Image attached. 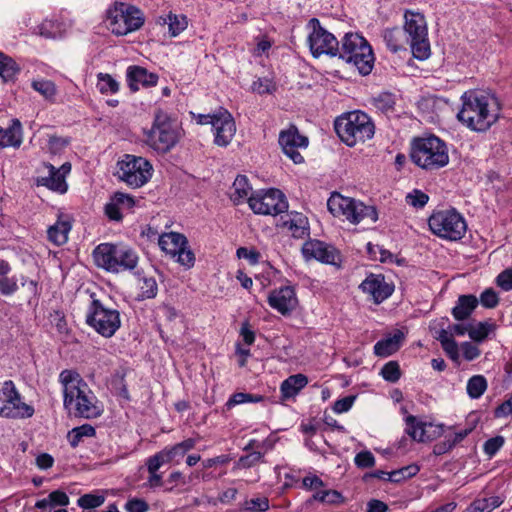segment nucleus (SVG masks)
<instances>
[{"label": "nucleus", "instance_id": "1", "mask_svg": "<svg viewBox=\"0 0 512 512\" xmlns=\"http://www.w3.org/2000/svg\"><path fill=\"white\" fill-rule=\"evenodd\" d=\"M63 387L64 408L69 414L80 418H96L101 410L96 405V397L79 373L73 370H63L59 375Z\"/></svg>", "mask_w": 512, "mask_h": 512}, {"label": "nucleus", "instance_id": "2", "mask_svg": "<svg viewBox=\"0 0 512 512\" xmlns=\"http://www.w3.org/2000/svg\"><path fill=\"white\" fill-rule=\"evenodd\" d=\"M462 108L458 120L469 129L477 132L488 130L498 119L497 99L483 91H468L462 97Z\"/></svg>", "mask_w": 512, "mask_h": 512}, {"label": "nucleus", "instance_id": "3", "mask_svg": "<svg viewBox=\"0 0 512 512\" xmlns=\"http://www.w3.org/2000/svg\"><path fill=\"white\" fill-rule=\"evenodd\" d=\"M182 134L183 131L177 119L157 109L151 128L144 132L145 143L157 153L166 154L177 145Z\"/></svg>", "mask_w": 512, "mask_h": 512}, {"label": "nucleus", "instance_id": "4", "mask_svg": "<svg viewBox=\"0 0 512 512\" xmlns=\"http://www.w3.org/2000/svg\"><path fill=\"white\" fill-rule=\"evenodd\" d=\"M95 264L110 273L135 269L139 262L137 252L123 243H101L93 251Z\"/></svg>", "mask_w": 512, "mask_h": 512}, {"label": "nucleus", "instance_id": "5", "mask_svg": "<svg viewBox=\"0 0 512 512\" xmlns=\"http://www.w3.org/2000/svg\"><path fill=\"white\" fill-rule=\"evenodd\" d=\"M410 157L418 167L427 171L438 170L449 163L446 143L434 135L415 139Z\"/></svg>", "mask_w": 512, "mask_h": 512}, {"label": "nucleus", "instance_id": "6", "mask_svg": "<svg viewBox=\"0 0 512 512\" xmlns=\"http://www.w3.org/2000/svg\"><path fill=\"white\" fill-rule=\"evenodd\" d=\"M334 128L341 141L349 147L364 143L375 133L374 123L362 111H352L337 117Z\"/></svg>", "mask_w": 512, "mask_h": 512}, {"label": "nucleus", "instance_id": "7", "mask_svg": "<svg viewBox=\"0 0 512 512\" xmlns=\"http://www.w3.org/2000/svg\"><path fill=\"white\" fill-rule=\"evenodd\" d=\"M339 58L353 64L362 75L371 73L374 54L368 41L358 33H346L339 46Z\"/></svg>", "mask_w": 512, "mask_h": 512}, {"label": "nucleus", "instance_id": "8", "mask_svg": "<svg viewBox=\"0 0 512 512\" xmlns=\"http://www.w3.org/2000/svg\"><path fill=\"white\" fill-rule=\"evenodd\" d=\"M328 210L334 216H343L353 224H357L364 219L376 222L378 214L373 206H367L364 203L350 197H344L339 193H332L327 201Z\"/></svg>", "mask_w": 512, "mask_h": 512}, {"label": "nucleus", "instance_id": "9", "mask_svg": "<svg viewBox=\"0 0 512 512\" xmlns=\"http://www.w3.org/2000/svg\"><path fill=\"white\" fill-rule=\"evenodd\" d=\"M428 225L433 234L450 241L462 239L467 230L465 219L455 209L434 212Z\"/></svg>", "mask_w": 512, "mask_h": 512}, {"label": "nucleus", "instance_id": "10", "mask_svg": "<svg viewBox=\"0 0 512 512\" xmlns=\"http://www.w3.org/2000/svg\"><path fill=\"white\" fill-rule=\"evenodd\" d=\"M107 21L112 33L122 36L140 29L144 24V15L135 6L116 2L108 10Z\"/></svg>", "mask_w": 512, "mask_h": 512}, {"label": "nucleus", "instance_id": "11", "mask_svg": "<svg viewBox=\"0 0 512 512\" xmlns=\"http://www.w3.org/2000/svg\"><path fill=\"white\" fill-rule=\"evenodd\" d=\"M404 18V33L407 35L406 41L410 45L413 56L419 60L427 59L430 55V44L424 16L407 11Z\"/></svg>", "mask_w": 512, "mask_h": 512}, {"label": "nucleus", "instance_id": "12", "mask_svg": "<svg viewBox=\"0 0 512 512\" xmlns=\"http://www.w3.org/2000/svg\"><path fill=\"white\" fill-rule=\"evenodd\" d=\"M86 323L105 338L112 337L120 328L119 311L104 306L100 300L93 299L87 315Z\"/></svg>", "mask_w": 512, "mask_h": 512}, {"label": "nucleus", "instance_id": "13", "mask_svg": "<svg viewBox=\"0 0 512 512\" xmlns=\"http://www.w3.org/2000/svg\"><path fill=\"white\" fill-rule=\"evenodd\" d=\"M0 417L24 419L33 416L35 410L31 405L21 401V395L11 380H6L0 388Z\"/></svg>", "mask_w": 512, "mask_h": 512}, {"label": "nucleus", "instance_id": "14", "mask_svg": "<svg viewBox=\"0 0 512 512\" xmlns=\"http://www.w3.org/2000/svg\"><path fill=\"white\" fill-rule=\"evenodd\" d=\"M152 165L143 157L125 155L118 162V176L129 186L138 188L143 186L152 176Z\"/></svg>", "mask_w": 512, "mask_h": 512}, {"label": "nucleus", "instance_id": "15", "mask_svg": "<svg viewBox=\"0 0 512 512\" xmlns=\"http://www.w3.org/2000/svg\"><path fill=\"white\" fill-rule=\"evenodd\" d=\"M249 207L256 214L278 215L287 211L288 202L279 189H268L252 194L248 199Z\"/></svg>", "mask_w": 512, "mask_h": 512}, {"label": "nucleus", "instance_id": "16", "mask_svg": "<svg viewBox=\"0 0 512 512\" xmlns=\"http://www.w3.org/2000/svg\"><path fill=\"white\" fill-rule=\"evenodd\" d=\"M309 26L312 28V31L308 36V44L312 55L314 57H319L321 54L337 56L339 53V41L336 37L325 30L316 18H312L309 21Z\"/></svg>", "mask_w": 512, "mask_h": 512}, {"label": "nucleus", "instance_id": "17", "mask_svg": "<svg viewBox=\"0 0 512 512\" xmlns=\"http://www.w3.org/2000/svg\"><path fill=\"white\" fill-rule=\"evenodd\" d=\"M70 171L69 162H65L59 168L50 163H43L42 168L38 170L40 174L35 178V183L37 186H44L51 191L64 194L68 189L65 178Z\"/></svg>", "mask_w": 512, "mask_h": 512}, {"label": "nucleus", "instance_id": "18", "mask_svg": "<svg viewBox=\"0 0 512 512\" xmlns=\"http://www.w3.org/2000/svg\"><path fill=\"white\" fill-rule=\"evenodd\" d=\"M279 145L281 146L285 155H287L295 164H300L304 161L303 156L298 152V149L306 148L308 146V138L299 133L295 125H290L287 129L279 133Z\"/></svg>", "mask_w": 512, "mask_h": 512}, {"label": "nucleus", "instance_id": "19", "mask_svg": "<svg viewBox=\"0 0 512 512\" xmlns=\"http://www.w3.org/2000/svg\"><path fill=\"white\" fill-rule=\"evenodd\" d=\"M302 254L306 260L315 259L325 264L338 265L340 253L331 245L319 240H309L302 246Z\"/></svg>", "mask_w": 512, "mask_h": 512}, {"label": "nucleus", "instance_id": "20", "mask_svg": "<svg viewBox=\"0 0 512 512\" xmlns=\"http://www.w3.org/2000/svg\"><path fill=\"white\" fill-rule=\"evenodd\" d=\"M360 289L369 295L374 303L380 304L394 291L393 285L387 283L383 275L370 274L361 284Z\"/></svg>", "mask_w": 512, "mask_h": 512}, {"label": "nucleus", "instance_id": "21", "mask_svg": "<svg viewBox=\"0 0 512 512\" xmlns=\"http://www.w3.org/2000/svg\"><path fill=\"white\" fill-rule=\"evenodd\" d=\"M212 128L215 136L214 143L221 147H226L236 133L235 121L225 109L218 112V117L214 120Z\"/></svg>", "mask_w": 512, "mask_h": 512}, {"label": "nucleus", "instance_id": "22", "mask_svg": "<svg viewBox=\"0 0 512 512\" xmlns=\"http://www.w3.org/2000/svg\"><path fill=\"white\" fill-rule=\"evenodd\" d=\"M405 432L418 442L433 440L441 434V426H434L432 423L423 422L413 415L405 418Z\"/></svg>", "mask_w": 512, "mask_h": 512}, {"label": "nucleus", "instance_id": "23", "mask_svg": "<svg viewBox=\"0 0 512 512\" xmlns=\"http://www.w3.org/2000/svg\"><path fill=\"white\" fill-rule=\"evenodd\" d=\"M268 303L273 309L286 315L296 308L298 300L294 288L284 286L270 292Z\"/></svg>", "mask_w": 512, "mask_h": 512}, {"label": "nucleus", "instance_id": "24", "mask_svg": "<svg viewBox=\"0 0 512 512\" xmlns=\"http://www.w3.org/2000/svg\"><path fill=\"white\" fill-rule=\"evenodd\" d=\"M282 228L287 229L296 239H304L310 234L309 222L306 216L299 212H290L282 217Z\"/></svg>", "mask_w": 512, "mask_h": 512}, {"label": "nucleus", "instance_id": "25", "mask_svg": "<svg viewBox=\"0 0 512 512\" xmlns=\"http://www.w3.org/2000/svg\"><path fill=\"white\" fill-rule=\"evenodd\" d=\"M127 82L130 89L134 92L139 90V85L143 87H153L158 82V76L149 73L140 66H129L127 69Z\"/></svg>", "mask_w": 512, "mask_h": 512}, {"label": "nucleus", "instance_id": "26", "mask_svg": "<svg viewBox=\"0 0 512 512\" xmlns=\"http://www.w3.org/2000/svg\"><path fill=\"white\" fill-rule=\"evenodd\" d=\"M72 224L68 216H60L58 220L48 228L47 236L50 242L56 246L64 245L68 241Z\"/></svg>", "mask_w": 512, "mask_h": 512}, {"label": "nucleus", "instance_id": "27", "mask_svg": "<svg viewBox=\"0 0 512 512\" xmlns=\"http://www.w3.org/2000/svg\"><path fill=\"white\" fill-rule=\"evenodd\" d=\"M21 143L22 129L18 119H12L7 128L0 127V148L19 147Z\"/></svg>", "mask_w": 512, "mask_h": 512}, {"label": "nucleus", "instance_id": "28", "mask_svg": "<svg viewBox=\"0 0 512 512\" xmlns=\"http://www.w3.org/2000/svg\"><path fill=\"white\" fill-rule=\"evenodd\" d=\"M433 331V337L440 342L447 356L455 362L458 361L459 346L454 338H452L449 328L441 326L439 329L433 328Z\"/></svg>", "mask_w": 512, "mask_h": 512}, {"label": "nucleus", "instance_id": "29", "mask_svg": "<svg viewBox=\"0 0 512 512\" xmlns=\"http://www.w3.org/2000/svg\"><path fill=\"white\" fill-rule=\"evenodd\" d=\"M197 444V440L194 438H187L180 443H177L170 447H165L162 452L165 456V460L168 463H180L185 454L192 450Z\"/></svg>", "mask_w": 512, "mask_h": 512}, {"label": "nucleus", "instance_id": "30", "mask_svg": "<svg viewBox=\"0 0 512 512\" xmlns=\"http://www.w3.org/2000/svg\"><path fill=\"white\" fill-rule=\"evenodd\" d=\"M404 339V333L397 330L392 336L379 340L374 345V353L380 357H388L395 353Z\"/></svg>", "mask_w": 512, "mask_h": 512}, {"label": "nucleus", "instance_id": "31", "mask_svg": "<svg viewBox=\"0 0 512 512\" xmlns=\"http://www.w3.org/2000/svg\"><path fill=\"white\" fill-rule=\"evenodd\" d=\"M11 266L8 261L0 259V293L3 296H11L18 289V280L15 276H9Z\"/></svg>", "mask_w": 512, "mask_h": 512}, {"label": "nucleus", "instance_id": "32", "mask_svg": "<svg viewBox=\"0 0 512 512\" xmlns=\"http://www.w3.org/2000/svg\"><path fill=\"white\" fill-rule=\"evenodd\" d=\"M308 378L303 374H295L285 379L280 386V391L284 399L296 396L306 385Z\"/></svg>", "mask_w": 512, "mask_h": 512}, {"label": "nucleus", "instance_id": "33", "mask_svg": "<svg viewBox=\"0 0 512 512\" xmlns=\"http://www.w3.org/2000/svg\"><path fill=\"white\" fill-rule=\"evenodd\" d=\"M187 244L186 237L176 232L164 233L159 238V246L161 249L171 255H175V252L179 251L181 248H185Z\"/></svg>", "mask_w": 512, "mask_h": 512}, {"label": "nucleus", "instance_id": "34", "mask_svg": "<svg viewBox=\"0 0 512 512\" xmlns=\"http://www.w3.org/2000/svg\"><path fill=\"white\" fill-rule=\"evenodd\" d=\"M478 305V299L473 295H462L458 298L455 307L452 309L453 317L462 321L467 319Z\"/></svg>", "mask_w": 512, "mask_h": 512}, {"label": "nucleus", "instance_id": "35", "mask_svg": "<svg viewBox=\"0 0 512 512\" xmlns=\"http://www.w3.org/2000/svg\"><path fill=\"white\" fill-rule=\"evenodd\" d=\"M251 190L252 188L249 184L248 178L244 175H238L231 187L230 199L236 205L244 202L245 200L248 201Z\"/></svg>", "mask_w": 512, "mask_h": 512}, {"label": "nucleus", "instance_id": "36", "mask_svg": "<svg viewBox=\"0 0 512 512\" xmlns=\"http://www.w3.org/2000/svg\"><path fill=\"white\" fill-rule=\"evenodd\" d=\"M20 72V67L10 56L0 52V77L5 81L13 80Z\"/></svg>", "mask_w": 512, "mask_h": 512}, {"label": "nucleus", "instance_id": "37", "mask_svg": "<svg viewBox=\"0 0 512 512\" xmlns=\"http://www.w3.org/2000/svg\"><path fill=\"white\" fill-rule=\"evenodd\" d=\"M501 504L502 500L498 496L476 499L468 506L466 512H492Z\"/></svg>", "mask_w": 512, "mask_h": 512}, {"label": "nucleus", "instance_id": "38", "mask_svg": "<svg viewBox=\"0 0 512 512\" xmlns=\"http://www.w3.org/2000/svg\"><path fill=\"white\" fill-rule=\"evenodd\" d=\"M95 433L96 430L92 425L84 424L69 431L67 438L71 447L75 448L82 442L84 437H93Z\"/></svg>", "mask_w": 512, "mask_h": 512}, {"label": "nucleus", "instance_id": "39", "mask_svg": "<svg viewBox=\"0 0 512 512\" xmlns=\"http://www.w3.org/2000/svg\"><path fill=\"white\" fill-rule=\"evenodd\" d=\"M96 87L102 94H115L119 91V83L107 73L97 74Z\"/></svg>", "mask_w": 512, "mask_h": 512}, {"label": "nucleus", "instance_id": "40", "mask_svg": "<svg viewBox=\"0 0 512 512\" xmlns=\"http://www.w3.org/2000/svg\"><path fill=\"white\" fill-rule=\"evenodd\" d=\"M487 389V381L482 375L472 376L467 383V393L473 399L481 397Z\"/></svg>", "mask_w": 512, "mask_h": 512}, {"label": "nucleus", "instance_id": "41", "mask_svg": "<svg viewBox=\"0 0 512 512\" xmlns=\"http://www.w3.org/2000/svg\"><path fill=\"white\" fill-rule=\"evenodd\" d=\"M402 36L403 32L399 28L386 29L383 33L384 41L392 52L403 48Z\"/></svg>", "mask_w": 512, "mask_h": 512}, {"label": "nucleus", "instance_id": "42", "mask_svg": "<svg viewBox=\"0 0 512 512\" xmlns=\"http://www.w3.org/2000/svg\"><path fill=\"white\" fill-rule=\"evenodd\" d=\"M494 328L493 324L488 322H478L476 324H469V337L475 342H482L485 340L489 333Z\"/></svg>", "mask_w": 512, "mask_h": 512}, {"label": "nucleus", "instance_id": "43", "mask_svg": "<svg viewBox=\"0 0 512 512\" xmlns=\"http://www.w3.org/2000/svg\"><path fill=\"white\" fill-rule=\"evenodd\" d=\"M375 108L382 113L388 114L394 111L396 104L395 96L391 93H381L373 99Z\"/></svg>", "mask_w": 512, "mask_h": 512}, {"label": "nucleus", "instance_id": "44", "mask_svg": "<svg viewBox=\"0 0 512 512\" xmlns=\"http://www.w3.org/2000/svg\"><path fill=\"white\" fill-rule=\"evenodd\" d=\"M164 23L168 24L169 32L171 36L176 37L187 27V21L185 16L178 17L175 14L170 13L167 19H163Z\"/></svg>", "mask_w": 512, "mask_h": 512}, {"label": "nucleus", "instance_id": "45", "mask_svg": "<svg viewBox=\"0 0 512 512\" xmlns=\"http://www.w3.org/2000/svg\"><path fill=\"white\" fill-rule=\"evenodd\" d=\"M32 87L47 100H52L57 91L55 84L50 80H35L32 82Z\"/></svg>", "mask_w": 512, "mask_h": 512}, {"label": "nucleus", "instance_id": "46", "mask_svg": "<svg viewBox=\"0 0 512 512\" xmlns=\"http://www.w3.org/2000/svg\"><path fill=\"white\" fill-rule=\"evenodd\" d=\"M105 502L102 494L88 493L78 498L77 504L82 509H94L101 506Z\"/></svg>", "mask_w": 512, "mask_h": 512}, {"label": "nucleus", "instance_id": "47", "mask_svg": "<svg viewBox=\"0 0 512 512\" xmlns=\"http://www.w3.org/2000/svg\"><path fill=\"white\" fill-rule=\"evenodd\" d=\"M419 472V467L415 464L402 467L401 469L389 473L388 481L398 483L407 478L415 476Z\"/></svg>", "mask_w": 512, "mask_h": 512}, {"label": "nucleus", "instance_id": "48", "mask_svg": "<svg viewBox=\"0 0 512 512\" xmlns=\"http://www.w3.org/2000/svg\"><path fill=\"white\" fill-rule=\"evenodd\" d=\"M158 286L153 277H143L140 280V294L141 299H151L157 295Z\"/></svg>", "mask_w": 512, "mask_h": 512}, {"label": "nucleus", "instance_id": "49", "mask_svg": "<svg viewBox=\"0 0 512 512\" xmlns=\"http://www.w3.org/2000/svg\"><path fill=\"white\" fill-rule=\"evenodd\" d=\"M242 508L244 511L265 512L269 510L270 504L267 497H257L252 499H246L243 502Z\"/></svg>", "mask_w": 512, "mask_h": 512}, {"label": "nucleus", "instance_id": "50", "mask_svg": "<svg viewBox=\"0 0 512 512\" xmlns=\"http://www.w3.org/2000/svg\"><path fill=\"white\" fill-rule=\"evenodd\" d=\"M263 400L261 395H254L250 393L238 392L233 394L227 401V407H233L235 405L243 403H257Z\"/></svg>", "mask_w": 512, "mask_h": 512}, {"label": "nucleus", "instance_id": "51", "mask_svg": "<svg viewBox=\"0 0 512 512\" xmlns=\"http://www.w3.org/2000/svg\"><path fill=\"white\" fill-rule=\"evenodd\" d=\"M382 377L391 383H396L401 377L400 366L396 361H389L381 369Z\"/></svg>", "mask_w": 512, "mask_h": 512}, {"label": "nucleus", "instance_id": "52", "mask_svg": "<svg viewBox=\"0 0 512 512\" xmlns=\"http://www.w3.org/2000/svg\"><path fill=\"white\" fill-rule=\"evenodd\" d=\"M263 458V454L258 451L251 452L247 455L241 456L238 461L235 463V469H247L255 466L257 463L261 462Z\"/></svg>", "mask_w": 512, "mask_h": 512}, {"label": "nucleus", "instance_id": "53", "mask_svg": "<svg viewBox=\"0 0 512 512\" xmlns=\"http://www.w3.org/2000/svg\"><path fill=\"white\" fill-rule=\"evenodd\" d=\"M313 499L322 503L337 504L342 502V495L336 490L317 491Z\"/></svg>", "mask_w": 512, "mask_h": 512}, {"label": "nucleus", "instance_id": "54", "mask_svg": "<svg viewBox=\"0 0 512 512\" xmlns=\"http://www.w3.org/2000/svg\"><path fill=\"white\" fill-rule=\"evenodd\" d=\"M429 200V196L422 192L421 190H413L411 193H408L406 196V202L410 206H413L415 208H422L424 207Z\"/></svg>", "mask_w": 512, "mask_h": 512}, {"label": "nucleus", "instance_id": "55", "mask_svg": "<svg viewBox=\"0 0 512 512\" xmlns=\"http://www.w3.org/2000/svg\"><path fill=\"white\" fill-rule=\"evenodd\" d=\"M275 89V83L269 78H258L252 84V90L258 94H271Z\"/></svg>", "mask_w": 512, "mask_h": 512}, {"label": "nucleus", "instance_id": "56", "mask_svg": "<svg viewBox=\"0 0 512 512\" xmlns=\"http://www.w3.org/2000/svg\"><path fill=\"white\" fill-rule=\"evenodd\" d=\"M354 462L358 468H370L375 465V457L370 451L364 450L356 454Z\"/></svg>", "mask_w": 512, "mask_h": 512}, {"label": "nucleus", "instance_id": "57", "mask_svg": "<svg viewBox=\"0 0 512 512\" xmlns=\"http://www.w3.org/2000/svg\"><path fill=\"white\" fill-rule=\"evenodd\" d=\"M498 302V294L492 288L485 289L480 295V303L486 308H494Z\"/></svg>", "mask_w": 512, "mask_h": 512}, {"label": "nucleus", "instance_id": "58", "mask_svg": "<svg viewBox=\"0 0 512 512\" xmlns=\"http://www.w3.org/2000/svg\"><path fill=\"white\" fill-rule=\"evenodd\" d=\"M174 256H177V262L186 268H190L194 265V253L187 247V245L185 248H181L179 251L175 252Z\"/></svg>", "mask_w": 512, "mask_h": 512}, {"label": "nucleus", "instance_id": "59", "mask_svg": "<svg viewBox=\"0 0 512 512\" xmlns=\"http://www.w3.org/2000/svg\"><path fill=\"white\" fill-rule=\"evenodd\" d=\"M165 456L161 451L156 453L155 455L149 457L146 461L147 470L149 473H156L160 467L168 462L165 460Z\"/></svg>", "mask_w": 512, "mask_h": 512}, {"label": "nucleus", "instance_id": "60", "mask_svg": "<svg viewBox=\"0 0 512 512\" xmlns=\"http://www.w3.org/2000/svg\"><path fill=\"white\" fill-rule=\"evenodd\" d=\"M503 445L504 438L502 436L490 438L484 443V452L488 456L492 457L501 449Z\"/></svg>", "mask_w": 512, "mask_h": 512}, {"label": "nucleus", "instance_id": "61", "mask_svg": "<svg viewBox=\"0 0 512 512\" xmlns=\"http://www.w3.org/2000/svg\"><path fill=\"white\" fill-rule=\"evenodd\" d=\"M496 283L504 291L512 290V269L502 271L497 276Z\"/></svg>", "mask_w": 512, "mask_h": 512}, {"label": "nucleus", "instance_id": "62", "mask_svg": "<svg viewBox=\"0 0 512 512\" xmlns=\"http://www.w3.org/2000/svg\"><path fill=\"white\" fill-rule=\"evenodd\" d=\"M112 200L119 206L121 210H129L135 204V201L131 196L120 192L115 193L112 197Z\"/></svg>", "mask_w": 512, "mask_h": 512}, {"label": "nucleus", "instance_id": "63", "mask_svg": "<svg viewBox=\"0 0 512 512\" xmlns=\"http://www.w3.org/2000/svg\"><path fill=\"white\" fill-rule=\"evenodd\" d=\"M461 350H462V353H463V357L467 360V361H472L474 359H476L477 357H479L480 355V350L479 348L472 344L471 342H463L460 346Z\"/></svg>", "mask_w": 512, "mask_h": 512}, {"label": "nucleus", "instance_id": "64", "mask_svg": "<svg viewBox=\"0 0 512 512\" xmlns=\"http://www.w3.org/2000/svg\"><path fill=\"white\" fill-rule=\"evenodd\" d=\"M125 509L127 512H147L149 505L142 499L134 498L126 503Z\"/></svg>", "mask_w": 512, "mask_h": 512}]
</instances>
